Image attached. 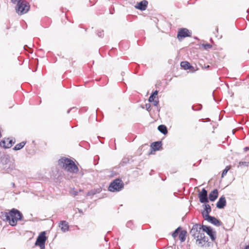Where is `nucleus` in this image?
Segmentation results:
<instances>
[{"label": "nucleus", "mask_w": 249, "mask_h": 249, "mask_svg": "<svg viewBox=\"0 0 249 249\" xmlns=\"http://www.w3.org/2000/svg\"><path fill=\"white\" fill-rule=\"evenodd\" d=\"M180 66L185 70H187L190 67V63L186 61L182 62L180 64Z\"/></svg>", "instance_id": "nucleus-23"}, {"label": "nucleus", "mask_w": 249, "mask_h": 249, "mask_svg": "<svg viewBox=\"0 0 249 249\" xmlns=\"http://www.w3.org/2000/svg\"><path fill=\"white\" fill-rule=\"evenodd\" d=\"M226 205V200L224 196H221L216 203V207L218 209H223Z\"/></svg>", "instance_id": "nucleus-13"}, {"label": "nucleus", "mask_w": 249, "mask_h": 249, "mask_svg": "<svg viewBox=\"0 0 249 249\" xmlns=\"http://www.w3.org/2000/svg\"><path fill=\"white\" fill-rule=\"evenodd\" d=\"M201 232H203L202 226L200 224H196L191 229L190 234L195 239L201 234Z\"/></svg>", "instance_id": "nucleus-7"}, {"label": "nucleus", "mask_w": 249, "mask_h": 249, "mask_svg": "<svg viewBox=\"0 0 249 249\" xmlns=\"http://www.w3.org/2000/svg\"><path fill=\"white\" fill-rule=\"evenodd\" d=\"M58 164L65 170L70 173H76L78 171V168L74 162L68 158H63L60 159L58 160Z\"/></svg>", "instance_id": "nucleus-2"}, {"label": "nucleus", "mask_w": 249, "mask_h": 249, "mask_svg": "<svg viewBox=\"0 0 249 249\" xmlns=\"http://www.w3.org/2000/svg\"><path fill=\"white\" fill-rule=\"evenodd\" d=\"M161 146V142H156L151 144V147L154 150H158Z\"/></svg>", "instance_id": "nucleus-19"}, {"label": "nucleus", "mask_w": 249, "mask_h": 249, "mask_svg": "<svg viewBox=\"0 0 249 249\" xmlns=\"http://www.w3.org/2000/svg\"><path fill=\"white\" fill-rule=\"evenodd\" d=\"M61 230L64 231H67L69 230V225L68 223L65 221H62L59 225Z\"/></svg>", "instance_id": "nucleus-17"}, {"label": "nucleus", "mask_w": 249, "mask_h": 249, "mask_svg": "<svg viewBox=\"0 0 249 249\" xmlns=\"http://www.w3.org/2000/svg\"><path fill=\"white\" fill-rule=\"evenodd\" d=\"M6 142H5V144H7L6 143H8V139L6 140V141H5Z\"/></svg>", "instance_id": "nucleus-37"}, {"label": "nucleus", "mask_w": 249, "mask_h": 249, "mask_svg": "<svg viewBox=\"0 0 249 249\" xmlns=\"http://www.w3.org/2000/svg\"><path fill=\"white\" fill-rule=\"evenodd\" d=\"M124 188V183L121 179H116L113 180L108 187V190L110 192H118Z\"/></svg>", "instance_id": "nucleus-4"}, {"label": "nucleus", "mask_w": 249, "mask_h": 249, "mask_svg": "<svg viewBox=\"0 0 249 249\" xmlns=\"http://www.w3.org/2000/svg\"><path fill=\"white\" fill-rule=\"evenodd\" d=\"M158 91L157 90H155L152 94V95H154V96H156L157 95H158Z\"/></svg>", "instance_id": "nucleus-34"}, {"label": "nucleus", "mask_w": 249, "mask_h": 249, "mask_svg": "<svg viewBox=\"0 0 249 249\" xmlns=\"http://www.w3.org/2000/svg\"><path fill=\"white\" fill-rule=\"evenodd\" d=\"M196 243L200 247H209L210 243H208V238L205 235L203 232L196 238Z\"/></svg>", "instance_id": "nucleus-5"}, {"label": "nucleus", "mask_w": 249, "mask_h": 249, "mask_svg": "<svg viewBox=\"0 0 249 249\" xmlns=\"http://www.w3.org/2000/svg\"><path fill=\"white\" fill-rule=\"evenodd\" d=\"M187 232L185 231H182L179 234V238L181 242L185 241L186 239Z\"/></svg>", "instance_id": "nucleus-21"}, {"label": "nucleus", "mask_w": 249, "mask_h": 249, "mask_svg": "<svg viewBox=\"0 0 249 249\" xmlns=\"http://www.w3.org/2000/svg\"><path fill=\"white\" fill-rule=\"evenodd\" d=\"M153 104L155 106H157L158 104V103H159V101H157V100H154V101H153Z\"/></svg>", "instance_id": "nucleus-33"}, {"label": "nucleus", "mask_w": 249, "mask_h": 249, "mask_svg": "<svg viewBox=\"0 0 249 249\" xmlns=\"http://www.w3.org/2000/svg\"><path fill=\"white\" fill-rule=\"evenodd\" d=\"M205 210L202 212V214L204 219L210 216L209 213L211 212V207L209 204H205Z\"/></svg>", "instance_id": "nucleus-15"}, {"label": "nucleus", "mask_w": 249, "mask_h": 249, "mask_svg": "<svg viewBox=\"0 0 249 249\" xmlns=\"http://www.w3.org/2000/svg\"><path fill=\"white\" fill-rule=\"evenodd\" d=\"M90 195L89 193H88V194H87V195Z\"/></svg>", "instance_id": "nucleus-39"}, {"label": "nucleus", "mask_w": 249, "mask_h": 249, "mask_svg": "<svg viewBox=\"0 0 249 249\" xmlns=\"http://www.w3.org/2000/svg\"><path fill=\"white\" fill-rule=\"evenodd\" d=\"M191 33L186 28H181L179 30L177 37L179 40H181L183 38L191 36Z\"/></svg>", "instance_id": "nucleus-9"}, {"label": "nucleus", "mask_w": 249, "mask_h": 249, "mask_svg": "<svg viewBox=\"0 0 249 249\" xmlns=\"http://www.w3.org/2000/svg\"><path fill=\"white\" fill-rule=\"evenodd\" d=\"M24 0H11L12 2L14 3H17L18 4V3L20 2V1H22Z\"/></svg>", "instance_id": "nucleus-30"}, {"label": "nucleus", "mask_w": 249, "mask_h": 249, "mask_svg": "<svg viewBox=\"0 0 249 249\" xmlns=\"http://www.w3.org/2000/svg\"><path fill=\"white\" fill-rule=\"evenodd\" d=\"M12 184V186H13V187H15V183H12V184Z\"/></svg>", "instance_id": "nucleus-36"}, {"label": "nucleus", "mask_w": 249, "mask_h": 249, "mask_svg": "<svg viewBox=\"0 0 249 249\" xmlns=\"http://www.w3.org/2000/svg\"><path fill=\"white\" fill-rule=\"evenodd\" d=\"M203 232H206L210 236L212 240L213 241L216 238V232L213 231L210 227L205 225H202Z\"/></svg>", "instance_id": "nucleus-8"}, {"label": "nucleus", "mask_w": 249, "mask_h": 249, "mask_svg": "<svg viewBox=\"0 0 249 249\" xmlns=\"http://www.w3.org/2000/svg\"><path fill=\"white\" fill-rule=\"evenodd\" d=\"M249 162L248 163L247 162H243V161H240L239 163V166H248L249 165Z\"/></svg>", "instance_id": "nucleus-26"}, {"label": "nucleus", "mask_w": 249, "mask_h": 249, "mask_svg": "<svg viewBox=\"0 0 249 249\" xmlns=\"http://www.w3.org/2000/svg\"><path fill=\"white\" fill-rule=\"evenodd\" d=\"M70 112V110L68 111V113Z\"/></svg>", "instance_id": "nucleus-40"}, {"label": "nucleus", "mask_w": 249, "mask_h": 249, "mask_svg": "<svg viewBox=\"0 0 249 249\" xmlns=\"http://www.w3.org/2000/svg\"><path fill=\"white\" fill-rule=\"evenodd\" d=\"M47 237L45 236V231H43L37 237L35 245L39 246L40 249H45V243Z\"/></svg>", "instance_id": "nucleus-6"}, {"label": "nucleus", "mask_w": 249, "mask_h": 249, "mask_svg": "<svg viewBox=\"0 0 249 249\" xmlns=\"http://www.w3.org/2000/svg\"><path fill=\"white\" fill-rule=\"evenodd\" d=\"M155 98L156 97H155V96H154V95L151 94L150 95V96L149 97L148 100L150 102H152L153 101H154V99H155Z\"/></svg>", "instance_id": "nucleus-28"}, {"label": "nucleus", "mask_w": 249, "mask_h": 249, "mask_svg": "<svg viewBox=\"0 0 249 249\" xmlns=\"http://www.w3.org/2000/svg\"><path fill=\"white\" fill-rule=\"evenodd\" d=\"M5 162H6L5 164L4 168L7 172L11 171L15 168V165L14 163L12 161H10L8 158H6Z\"/></svg>", "instance_id": "nucleus-11"}, {"label": "nucleus", "mask_w": 249, "mask_h": 249, "mask_svg": "<svg viewBox=\"0 0 249 249\" xmlns=\"http://www.w3.org/2000/svg\"><path fill=\"white\" fill-rule=\"evenodd\" d=\"M245 249H249V246H247Z\"/></svg>", "instance_id": "nucleus-38"}, {"label": "nucleus", "mask_w": 249, "mask_h": 249, "mask_svg": "<svg viewBox=\"0 0 249 249\" xmlns=\"http://www.w3.org/2000/svg\"><path fill=\"white\" fill-rule=\"evenodd\" d=\"M158 130L162 134H166L168 133V131L166 127L164 125H160L158 128Z\"/></svg>", "instance_id": "nucleus-20"}, {"label": "nucleus", "mask_w": 249, "mask_h": 249, "mask_svg": "<svg viewBox=\"0 0 249 249\" xmlns=\"http://www.w3.org/2000/svg\"><path fill=\"white\" fill-rule=\"evenodd\" d=\"M3 220L7 221L12 226H15L17 225L18 220L22 219V214L18 210L12 209L9 212L4 213L3 215Z\"/></svg>", "instance_id": "nucleus-1"}, {"label": "nucleus", "mask_w": 249, "mask_h": 249, "mask_svg": "<svg viewBox=\"0 0 249 249\" xmlns=\"http://www.w3.org/2000/svg\"><path fill=\"white\" fill-rule=\"evenodd\" d=\"M198 197L201 203L208 202V193L205 189L203 188L201 192L198 194Z\"/></svg>", "instance_id": "nucleus-10"}, {"label": "nucleus", "mask_w": 249, "mask_h": 249, "mask_svg": "<svg viewBox=\"0 0 249 249\" xmlns=\"http://www.w3.org/2000/svg\"><path fill=\"white\" fill-rule=\"evenodd\" d=\"M151 105L150 104H146L145 108L148 111H149L150 109Z\"/></svg>", "instance_id": "nucleus-31"}, {"label": "nucleus", "mask_w": 249, "mask_h": 249, "mask_svg": "<svg viewBox=\"0 0 249 249\" xmlns=\"http://www.w3.org/2000/svg\"><path fill=\"white\" fill-rule=\"evenodd\" d=\"M179 229H180V227H178L172 233V235L174 238H175L176 237H177V236L178 234V232H179Z\"/></svg>", "instance_id": "nucleus-25"}, {"label": "nucleus", "mask_w": 249, "mask_h": 249, "mask_svg": "<svg viewBox=\"0 0 249 249\" xmlns=\"http://www.w3.org/2000/svg\"><path fill=\"white\" fill-rule=\"evenodd\" d=\"M97 35L99 37H102L104 35L103 31H98Z\"/></svg>", "instance_id": "nucleus-29"}, {"label": "nucleus", "mask_w": 249, "mask_h": 249, "mask_svg": "<svg viewBox=\"0 0 249 249\" xmlns=\"http://www.w3.org/2000/svg\"><path fill=\"white\" fill-rule=\"evenodd\" d=\"M71 193L72 195H73L74 196H76L77 195V192L74 190H71Z\"/></svg>", "instance_id": "nucleus-32"}, {"label": "nucleus", "mask_w": 249, "mask_h": 249, "mask_svg": "<svg viewBox=\"0 0 249 249\" xmlns=\"http://www.w3.org/2000/svg\"><path fill=\"white\" fill-rule=\"evenodd\" d=\"M25 142H22L16 145L14 148V149L15 150H20L22 147H23V146L25 145Z\"/></svg>", "instance_id": "nucleus-22"}, {"label": "nucleus", "mask_w": 249, "mask_h": 249, "mask_svg": "<svg viewBox=\"0 0 249 249\" xmlns=\"http://www.w3.org/2000/svg\"><path fill=\"white\" fill-rule=\"evenodd\" d=\"M218 196V192L217 189H214L209 195V198L211 201H214L217 199Z\"/></svg>", "instance_id": "nucleus-16"}, {"label": "nucleus", "mask_w": 249, "mask_h": 249, "mask_svg": "<svg viewBox=\"0 0 249 249\" xmlns=\"http://www.w3.org/2000/svg\"><path fill=\"white\" fill-rule=\"evenodd\" d=\"M30 9V5L27 1L23 0L17 4L16 7V12L18 14L23 15L28 12Z\"/></svg>", "instance_id": "nucleus-3"}, {"label": "nucleus", "mask_w": 249, "mask_h": 249, "mask_svg": "<svg viewBox=\"0 0 249 249\" xmlns=\"http://www.w3.org/2000/svg\"><path fill=\"white\" fill-rule=\"evenodd\" d=\"M5 142H6V141L5 140L1 141L0 142V146L1 147H2L5 148H10L12 146V140H10V141L8 140V143H7V144H5Z\"/></svg>", "instance_id": "nucleus-18"}, {"label": "nucleus", "mask_w": 249, "mask_h": 249, "mask_svg": "<svg viewBox=\"0 0 249 249\" xmlns=\"http://www.w3.org/2000/svg\"><path fill=\"white\" fill-rule=\"evenodd\" d=\"M231 166H227L225 168V169L223 171L221 177L223 178L227 173L228 171L230 169Z\"/></svg>", "instance_id": "nucleus-24"}, {"label": "nucleus", "mask_w": 249, "mask_h": 249, "mask_svg": "<svg viewBox=\"0 0 249 249\" xmlns=\"http://www.w3.org/2000/svg\"><path fill=\"white\" fill-rule=\"evenodd\" d=\"M248 150H249V147H246L244 148V151L245 152L247 151Z\"/></svg>", "instance_id": "nucleus-35"}, {"label": "nucleus", "mask_w": 249, "mask_h": 249, "mask_svg": "<svg viewBox=\"0 0 249 249\" xmlns=\"http://www.w3.org/2000/svg\"><path fill=\"white\" fill-rule=\"evenodd\" d=\"M205 220L208 221V222L216 226H220L222 225V223L220 220L212 216H210L208 218H205Z\"/></svg>", "instance_id": "nucleus-12"}, {"label": "nucleus", "mask_w": 249, "mask_h": 249, "mask_svg": "<svg viewBox=\"0 0 249 249\" xmlns=\"http://www.w3.org/2000/svg\"><path fill=\"white\" fill-rule=\"evenodd\" d=\"M147 4L148 2L145 0H143L138 3L137 5L135 6V8L142 11L145 10L147 7Z\"/></svg>", "instance_id": "nucleus-14"}, {"label": "nucleus", "mask_w": 249, "mask_h": 249, "mask_svg": "<svg viewBox=\"0 0 249 249\" xmlns=\"http://www.w3.org/2000/svg\"><path fill=\"white\" fill-rule=\"evenodd\" d=\"M203 47L205 49H210L212 47V45H210V44H203Z\"/></svg>", "instance_id": "nucleus-27"}]
</instances>
